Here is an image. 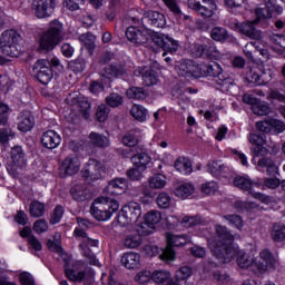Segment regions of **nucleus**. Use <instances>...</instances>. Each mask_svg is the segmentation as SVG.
<instances>
[{"label":"nucleus","instance_id":"f257e3e1","mask_svg":"<svg viewBox=\"0 0 285 285\" xmlns=\"http://www.w3.org/2000/svg\"><path fill=\"white\" fill-rule=\"evenodd\" d=\"M235 236L228 233V229L224 226L216 225V236L208 238V246L218 264H226L233 261L236 256L237 266L243 271H249L253 273V266H255V255L245 253L233 243Z\"/></svg>","mask_w":285,"mask_h":285},{"label":"nucleus","instance_id":"f03ea898","mask_svg":"<svg viewBox=\"0 0 285 285\" xmlns=\"http://www.w3.org/2000/svg\"><path fill=\"white\" fill-rule=\"evenodd\" d=\"M47 247L52 253H57L58 257L65 264V273L70 282H85V285H90L95 279V273L88 267L83 261H72L70 255L63 252L61 247V234H56L53 240L47 242Z\"/></svg>","mask_w":285,"mask_h":285},{"label":"nucleus","instance_id":"7ed1b4c3","mask_svg":"<svg viewBox=\"0 0 285 285\" xmlns=\"http://www.w3.org/2000/svg\"><path fill=\"white\" fill-rule=\"evenodd\" d=\"M282 12H284V9L282 6L277 4V0H264V3L255 10V20L244 23L234 22L232 23V30L244 35L245 37H249V39L259 41V39H262V31L256 30L255 26L262 21H268V19L282 14Z\"/></svg>","mask_w":285,"mask_h":285},{"label":"nucleus","instance_id":"20e7f679","mask_svg":"<svg viewBox=\"0 0 285 285\" xmlns=\"http://www.w3.org/2000/svg\"><path fill=\"white\" fill-rule=\"evenodd\" d=\"M126 37L128 41L137 43L138 46H141V43H148L151 39L156 46L163 48V57H166V52H170L173 55L179 50V42H177V40L168 37L167 35L155 32L146 27H129L126 30Z\"/></svg>","mask_w":285,"mask_h":285},{"label":"nucleus","instance_id":"39448f33","mask_svg":"<svg viewBox=\"0 0 285 285\" xmlns=\"http://www.w3.org/2000/svg\"><path fill=\"white\" fill-rule=\"evenodd\" d=\"M175 70L179 77L199 79L200 77H219L222 66L216 62L213 65H195L193 60H181L176 62Z\"/></svg>","mask_w":285,"mask_h":285},{"label":"nucleus","instance_id":"423d86ee","mask_svg":"<svg viewBox=\"0 0 285 285\" xmlns=\"http://www.w3.org/2000/svg\"><path fill=\"white\" fill-rule=\"evenodd\" d=\"M78 228L73 230L75 237H78L80 240V253L86 257L87 262L91 266H99V261L95 257V253L90 248H97L99 246V240L92 239L88 237L86 230L83 228H88V222L83 220V218H77ZM83 226V228H81Z\"/></svg>","mask_w":285,"mask_h":285},{"label":"nucleus","instance_id":"0eeeda50","mask_svg":"<svg viewBox=\"0 0 285 285\" xmlns=\"http://www.w3.org/2000/svg\"><path fill=\"white\" fill-rule=\"evenodd\" d=\"M119 210V200L110 197H98L90 207V214L97 222H110Z\"/></svg>","mask_w":285,"mask_h":285},{"label":"nucleus","instance_id":"6e6552de","mask_svg":"<svg viewBox=\"0 0 285 285\" xmlns=\"http://www.w3.org/2000/svg\"><path fill=\"white\" fill-rule=\"evenodd\" d=\"M63 41V23L53 20L49 23V30L41 33L39 46L41 50H55Z\"/></svg>","mask_w":285,"mask_h":285},{"label":"nucleus","instance_id":"1a4fd4ad","mask_svg":"<svg viewBox=\"0 0 285 285\" xmlns=\"http://www.w3.org/2000/svg\"><path fill=\"white\" fill-rule=\"evenodd\" d=\"M277 266H279V258L271 250L263 249L259 252L258 256L255 257L253 274L257 275V277H262V275H266L267 273H275Z\"/></svg>","mask_w":285,"mask_h":285},{"label":"nucleus","instance_id":"9d476101","mask_svg":"<svg viewBox=\"0 0 285 285\" xmlns=\"http://www.w3.org/2000/svg\"><path fill=\"white\" fill-rule=\"evenodd\" d=\"M187 6L190 10L198 12L203 19L209 21L212 26L219 22V16H217V3H215V0H203V3L199 2V0H188Z\"/></svg>","mask_w":285,"mask_h":285},{"label":"nucleus","instance_id":"9b49d317","mask_svg":"<svg viewBox=\"0 0 285 285\" xmlns=\"http://www.w3.org/2000/svg\"><path fill=\"white\" fill-rule=\"evenodd\" d=\"M21 36L14 30H7L0 37V48L7 57H19L21 53Z\"/></svg>","mask_w":285,"mask_h":285},{"label":"nucleus","instance_id":"f8f14e48","mask_svg":"<svg viewBox=\"0 0 285 285\" xmlns=\"http://www.w3.org/2000/svg\"><path fill=\"white\" fill-rule=\"evenodd\" d=\"M234 185L237 186V188H240V190H249L254 199H258V202H262V204L273 206L275 203V198L254 191L253 188H255V186L259 187V184L254 183L248 176H236L234 178Z\"/></svg>","mask_w":285,"mask_h":285},{"label":"nucleus","instance_id":"ddd939ff","mask_svg":"<svg viewBox=\"0 0 285 285\" xmlns=\"http://www.w3.org/2000/svg\"><path fill=\"white\" fill-rule=\"evenodd\" d=\"M141 217V204L137 202H129L126 204L118 216V224L121 228L126 226H134L136 222H139Z\"/></svg>","mask_w":285,"mask_h":285},{"label":"nucleus","instance_id":"4468645a","mask_svg":"<svg viewBox=\"0 0 285 285\" xmlns=\"http://www.w3.org/2000/svg\"><path fill=\"white\" fill-rule=\"evenodd\" d=\"M28 163L26 161V154L21 146L11 148V160L7 164V170L11 177H19L26 170Z\"/></svg>","mask_w":285,"mask_h":285},{"label":"nucleus","instance_id":"2eb2a0df","mask_svg":"<svg viewBox=\"0 0 285 285\" xmlns=\"http://www.w3.org/2000/svg\"><path fill=\"white\" fill-rule=\"evenodd\" d=\"M167 246L165 249H161V254L159 255V258L163 262H174L175 261V250L173 249V246L179 247V246H186V244H190V237L186 235H173L167 234Z\"/></svg>","mask_w":285,"mask_h":285},{"label":"nucleus","instance_id":"dca6fc26","mask_svg":"<svg viewBox=\"0 0 285 285\" xmlns=\"http://www.w3.org/2000/svg\"><path fill=\"white\" fill-rule=\"evenodd\" d=\"M189 51L194 57H210V59H222V52L217 50V47L213 46V42L206 40L205 42H196L189 47Z\"/></svg>","mask_w":285,"mask_h":285},{"label":"nucleus","instance_id":"f3484780","mask_svg":"<svg viewBox=\"0 0 285 285\" xmlns=\"http://www.w3.org/2000/svg\"><path fill=\"white\" fill-rule=\"evenodd\" d=\"M57 0H32L31 10L38 19H48L52 17Z\"/></svg>","mask_w":285,"mask_h":285},{"label":"nucleus","instance_id":"a211bd4d","mask_svg":"<svg viewBox=\"0 0 285 285\" xmlns=\"http://www.w3.org/2000/svg\"><path fill=\"white\" fill-rule=\"evenodd\" d=\"M104 165L97 159H89L81 170L86 181H97L104 177Z\"/></svg>","mask_w":285,"mask_h":285},{"label":"nucleus","instance_id":"6ab92c4d","mask_svg":"<svg viewBox=\"0 0 285 285\" xmlns=\"http://www.w3.org/2000/svg\"><path fill=\"white\" fill-rule=\"evenodd\" d=\"M33 75L40 83H43L45 86L50 83L53 77L52 68H50V61L46 59L38 60L33 66Z\"/></svg>","mask_w":285,"mask_h":285},{"label":"nucleus","instance_id":"aec40b11","mask_svg":"<svg viewBox=\"0 0 285 285\" xmlns=\"http://www.w3.org/2000/svg\"><path fill=\"white\" fill-rule=\"evenodd\" d=\"M67 101L71 104L75 110H78V112H80V115L85 119H90L91 104L86 96L72 94V95H69V97L67 98Z\"/></svg>","mask_w":285,"mask_h":285},{"label":"nucleus","instance_id":"412c9836","mask_svg":"<svg viewBox=\"0 0 285 285\" xmlns=\"http://www.w3.org/2000/svg\"><path fill=\"white\" fill-rule=\"evenodd\" d=\"M248 83H255V86H264L273 79V71H264L262 67H253L245 77Z\"/></svg>","mask_w":285,"mask_h":285},{"label":"nucleus","instance_id":"4be33fe9","mask_svg":"<svg viewBox=\"0 0 285 285\" xmlns=\"http://www.w3.org/2000/svg\"><path fill=\"white\" fill-rule=\"evenodd\" d=\"M81 170V160L78 156H68L59 167L60 177H72Z\"/></svg>","mask_w":285,"mask_h":285},{"label":"nucleus","instance_id":"5701e85b","mask_svg":"<svg viewBox=\"0 0 285 285\" xmlns=\"http://www.w3.org/2000/svg\"><path fill=\"white\" fill-rule=\"evenodd\" d=\"M248 140L254 146V155H256V157L268 155V145L265 135L259 136L257 134H252L249 135Z\"/></svg>","mask_w":285,"mask_h":285},{"label":"nucleus","instance_id":"b1692460","mask_svg":"<svg viewBox=\"0 0 285 285\" xmlns=\"http://www.w3.org/2000/svg\"><path fill=\"white\" fill-rule=\"evenodd\" d=\"M127 228L128 232L125 233L122 245L128 249L139 248L144 244V238L135 230V227L127 226Z\"/></svg>","mask_w":285,"mask_h":285},{"label":"nucleus","instance_id":"393cba45","mask_svg":"<svg viewBox=\"0 0 285 285\" xmlns=\"http://www.w3.org/2000/svg\"><path fill=\"white\" fill-rule=\"evenodd\" d=\"M41 144L48 150H55L61 145V135L55 130H47L41 136Z\"/></svg>","mask_w":285,"mask_h":285},{"label":"nucleus","instance_id":"a878e982","mask_svg":"<svg viewBox=\"0 0 285 285\" xmlns=\"http://www.w3.org/2000/svg\"><path fill=\"white\" fill-rule=\"evenodd\" d=\"M128 190V179L116 178L109 181L105 193L106 195H124Z\"/></svg>","mask_w":285,"mask_h":285},{"label":"nucleus","instance_id":"bb28decb","mask_svg":"<svg viewBox=\"0 0 285 285\" xmlns=\"http://www.w3.org/2000/svg\"><path fill=\"white\" fill-rule=\"evenodd\" d=\"M122 266L129 271H135L141 266V255L137 252H126L120 259Z\"/></svg>","mask_w":285,"mask_h":285},{"label":"nucleus","instance_id":"cd10ccee","mask_svg":"<svg viewBox=\"0 0 285 285\" xmlns=\"http://www.w3.org/2000/svg\"><path fill=\"white\" fill-rule=\"evenodd\" d=\"M134 75L136 77H142V83L145 86H157V81H159L157 72H155V70L149 69L148 67L137 68Z\"/></svg>","mask_w":285,"mask_h":285},{"label":"nucleus","instance_id":"c85d7f7f","mask_svg":"<svg viewBox=\"0 0 285 285\" xmlns=\"http://www.w3.org/2000/svg\"><path fill=\"white\" fill-rule=\"evenodd\" d=\"M167 224L169 226H184L185 228H190L193 226H197V224H202V218L197 216H183L181 219L170 216L167 218Z\"/></svg>","mask_w":285,"mask_h":285},{"label":"nucleus","instance_id":"c756f323","mask_svg":"<svg viewBox=\"0 0 285 285\" xmlns=\"http://www.w3.org/2000/svg\"><path fill=\"white\" fill-rule=\"evenodd\" d=\"M35 128V117L30 111H23L18 116V130L20 132H30Z\"/></svg>","mask_w":285,"mask_h":285},{"label":"nucleus","instance_id":"7c9ffc66","mask_svg":"<svg viewBox=\"0 0 285 285\" xmlns=\"http://www.w3.org/2000/svg\"><path fill=\"white\" fill-rule=\"evenodd\" d=\"M144 17L148 19L154 28H166V16H164V13L159 11H146Z\"/></svg>","mask_w":285,"mask_h":285},{"label":"nucleus","instance_id":"2f4dec72","mask_svg":"<svg viewBox=\"0 0 285 285\" xmlns=\"http://www.w3.org/2000/svg\"><path fill=\"white\" fill-rule=\"evenodd\" d=\"M174 168L180 175H191L193 174V161L188 157L180 156L174 163Z\"/></svg>","mask_w":285,"mask_h":285},{"label":"nucleus","instance_id":"473e14b6","mask_svg":"<svg viewBox=\"0 0 285 285\" xmlns=\"http://www.w3.org/2000/svg\"><path fill=\"white\" fill-rule=\"evenodd\" d=\"M151 279L157 285H169L170 282H178L173 278V274L165 269H156L153 272Z\"/></svg>","mask_w":285,"mask_h":285},{"label":"nucleus","instance_id":"72a5a7b5","mask_svg":"<svg viewBox=\"0 0 285 285\" xmlns=\"http://www.w3.org/2000/svg\"><path fill=\"white\" fill-rule=\"evenodd\" d=\"M195 194V186L190 183H180L176 185L174 195L179 199H188L190 195Z\"/></svg>","mask_w":285,"mask_h":285},{"label":"nucleus","instance_id":"f704fd0d","mask_svg":"<svg viewBox=\"0 0 285 285\" xmlns=\"http://www.w3.org/2000/svg\"><path fill=\"white\" fill-rule=\"evenodd\" d=\"M207 173L213 177H222L228 170V167L220 160H209L206 166Z\"/></svg>","mask_w":285,"mask_h":285},{"label":"nucleus","instance_id":"c9c22d12","mask_svg":"<svg viewBox=\"0 0 285 285\" xmlns=\"http://www.w3.org/2000/svg\"><path fill=\"white\" fill-rule=\"evenodd\" d=\"M131 163L136 168H140V170H147L153 163V158L146 153H140L131 157Z\"/></svg>","mask_w":285,"mask_h":285},{"label":"nucleus","instance_id":"e433bc0d","mask_svg":"<svg viewBox=\"0 0 285 285\" xmlns=\"http://www.w3.org/2000/svg\"><path fill=\"white\" fill-rule=\"evenodd\" d=\"M89 141L96 148H108L110 146V138L108 136L95 131L89 134Z\"/></svg>","mask_w":285,"mask_h":285},{"label":"nucleus","instance_id":"4c0bfd02","mask_svg":"<svg viewBox=\"0 0 285 285\" xmlns=\"http://www.w3.org/2000/svg\"><path fill=\"white\" fill-rule=\"evenodd\" d=\"M130 115L136 121H139L140 124L148 121V109L141 105H134L130 108Z\"/></svg>","mask_w":285,"mask_h":285},{"label":"nucleus","instance_id":"58836bf2","mask_svg":"<svg viewBox=\"0 0 285 285\" xmlns=\"http://www.w3.org/2000/svg\"><path fill=\"white\" fill-rule=\"evenodd\" d=\"M134 230L140 235V237H148V235H153L155 233V227H151L150 223L142 219V222H136L134 225Z\"/></svg>","mask_w":285,"mask_h":285},{"label":"nucleus","instance_id":"ea45409f","mask_svg":"<svg viewBox=\"0 0 285 285\" xmlns=\"http://www.w3.org/2000/svg\"><path fill=\"white\" fill-rule=\"evenodd\" d=\"M258 170L266 168L268 175H277L279 167L271 158H261L257 164Z\"/></svg>","mask_w":285,"mask_h":285},{"label":"nucleus","instance_id":"a19ab883","mask_svg":"<svg viewBox=\"0 0 285 285\" xmlns=\"http://www.w3.org/2000/svg\"><path fill=\"white\" fill-rule=\"evenodd\" d=\"M125 75H126V70L124 69V67L110 66L105 70L102 81H106V79L107 81H110V79L115 77H122L124 79H126Z\"/></svg>","mask_w":285,"mask_h":285},{"label":"nucleus","instance_id":"79ce46f5","mask_svg":"<svg viewBox=\"0 0 285 285\" xmlns=\"http://www.w3.org/2000/svg\"><path fill=\"white\" fill-rule=\"evenodd\" d=\"M96 40L97 38L92 33H85V35H81L79 38L82 49L88 50L90 55H92V51L95 50Z\"/></svg>","mask_w":285,"mask_h":285},{"label":"nucleus","instance_id":"37998d69","mask_svg":"<svg viewBox=\"0 0 285 285\" xmlns=\"http://www.w3.org/2000/svg\"><path fill=\"white\" fill-rule=\"evenodd\" d=\"M144 220L149 223L155 230L164 222V218L161 217V212L151 210L144 216Z\"/></svg>","mask_w":285,"mask_h":285},{"label":"nucleus","instance_id":"c03bdc74","mask_svg":"<svg viewBox=\"0 0 285 285\" xmlns=\"http://www.w3.org/2000/svg\"><path fill=\"white\" fill-rule=\"evenodd\" d=\"M272 239L274 242H284L285 240V226L282 223H275L272 227Z\"/></svg>","mask_w":285,"mask_h":285},{"label":"nucleus","instance_id":"a18cd8bd","mask_svg":"<svg viewBox=\"0 0 285 285\" xmlns=\"http://www.w3.org/2000/svg\"><path fill=\"white\" fill-rule=\"evenodd\" d=\"M166 176L161 174H156L149 178V187L155 190H161V188H166Z\"/></svg>","mask_w":285,"mask_h":285},{"label":"nucleus","instance_id":"49530a36","mask_svg":"<svg viewBox=\"0 0 285 285\" xmlns=\"http://www.w3.org/2000/svg\"><path fill=\"white\" fill-rule=\"evenodd\" d=\"M191 276H193V268L188 266H184L176 271L174 282H178L179 284H181L184 279H189V277Z\"/></svg>","mask_w":285,"mask_h":285},{"label":"nucleus","instance_id":"de8ad7c7","mask_svg":"<svg viewBox=\"0 0 285 285\" xmlns=\"http://www.w3.org/2000/svg\"><path fill=\"white\" fill-rule=\"evenodd\" d=\"M210 36L214 41H228V39H230V36H228V31L222 27H216L212 29Z\"/></svg>","mask_w":285,"mask_h":285},{"label":"nucleus","instance_id":"09e8293b","mask_svg":"<svg viewBox=\"0 0 285 285\" xmlns=\"http://www.w3.org/2000/svg\"><path fill=\"white\" fill-rule=\"evenodd\" d=\"M29 213L31 217H43V213H46V206L43 205V203L33 200L30 204Z\"/></svg>","mask_w":285,"mask_h":285},{"label":"nucleus","instance_id":"8fccbe9b","mask_svg":"<svg viewBox=\"0 0 285 285\" xmlns=\"http://www.w3.org/2000/svg\"><path fill=\"white\" fill-rule=\"evenodd\" d=\"M253 48L255 50H258L259 55H262V57H264L265 59H268V50L266 49H259V47L255 46L254 42H249L245 46L244 48V52L247 57V59H253Z\"/></svg>","mask_w":285,"mask_h":285},{"label":"nucleus","instance_id":"3c124183","mask_svg":"<svg viewBox=\"0 0 285 285\" xmlns=\"http://www.w3.org/2000/svg\"><path fill=\"white\" fill-rule=\"evenodd\" d=\"M272 41L274 43L273 50H275L276 52H279L281 55H284V52H285V36H279V35L273 36Z\"/></svg>","mask_w":285,"mask_h":285},{"label":"nucleus","instance_id":"603ef678","mask_svg":"<svg viewBox=\"0 0 285 285\" xmlns=\"http://www.w3.org/2000/svg\"><path fill=\"white\" fill-rule=\"evenodd\" d=\"M268 99H273L274 101L281 102L279 111L283 115V117L285 118V96L279 94V91H277V90H272L269 92Z\"/></svg>","mask_w":285,"mask_h":285},{"label":"nucleus","instance_id":"864d4df0","mask_svg":"<svg viewBox=\"0 0 285 285\" xmlns=\"http://www.w3.org/2000/svg\"><path fill=\"white\" fill-rule=\"evenodd\" d=\"M150 279H153V272L148 271V269H142L140 272H138L135 276V282H137V284H148V282H150Z\"/></svg>","mask_w":285,"mask_h":285},{"label":"nucleus","instance_id":"5fc2aeb1","mask_svg":"<svg viewBox=\"0 0 285 285\" xmlns=\"http://www.w3.org/2000/svg\"><path fill=\"white\" fill-rule=\"evenodd\" d=\"M128 99H146V91L141 87H131L127 90Z\"/></svg>","mask_w":285,"mask_h":285},{"label":"nucleus","instance_id":"6e6d98bb","mask_svg":"<svg viewBox=\"0 0 285 285\" xmlns=\"http://www.w3.org/2000/svg\"><path fill=\"white\" fill-rule=\"evenodd\" d=\"M70 193L76 202H83L86 199V188L82 185L73 186Z\"/></svg>","mask_w":285,"mask_h":285},{"label":"nucleus","instance_id":"4d7b16f0","mask_svg":"<svg viewBox=\"0 0 285 285\" xmlns=\"http://www.w3.org/2000/svg\"><path fill=\"white\" fill-rule=\"evenodd\" d=\"M144 173H146V169L134 166V168L127 170V177H129L131 181H139V179H144Z\"/></svg>","mask_w":285,"mask_h":285},{"label":"nucleus","instance_id":"13d9d810","mask_svg":"<svg viewBox=\"0 0 285 285\" xmlns=\"http://www.w3.org/2000/svg\"><path fill=\"white\" fill-rule=\"evenodd\" d=\"M108 115H110V109L106 105H100L96 111V119L100 124H104L108 119Z\"/></svg>","mask_w":285,"mask_h":285},{"label":"nucleus","instance_id":"bf43d9fd","mask_svg":"<svg viewBox=\"0 0 285 285\" xmlns=\"http://www.w3.org/2000/svg\"><path fill=\"white\" fill-rule=\"evenodd\" d=\"M219 190V185L216 181H207L202 185L204 195H215Z\"/></svg>","mask_w":285,"mask_h":285},{"label":"nucleus","instance_id":"052dcab7","mask_svg":"<svg viewBox=\"0 0 285 285\" xmlns=\"http://www.w3.org/2000/svg\"><path fill=\"white\" fill-rule=\"evenodd\" d=\"M252 110H253L254 115L264 116V115H268V112H271V107H268V105L265 102L257 101V104L252 107Z\"/></svg>","mask_w":285,"mask_h":285},{"label":"nucleus","instance_id":"680f3d73","mask_svg":"<svg viewBox=\"0 0 285 285\" xmlns=\"http://www.w3.org/2000/svg\"><path fill=\"white\" fill-rule=\"evenodd\" d=\"M224 219H226L230 226L238 228V230H242V227L244 226V220H242V217L237 215H225Z\"/></svg>","mask_w":285,"mask_h":285},{"label":"nucleus","instance_id":"e2e57ef3","mask_svg":"<svg viewBox=\"0 0 285 285\" xmlns=\"http://www.w3.org/2000/svg\"><path fill=\"white\" fill-rule=\"evenodd\" d=\"M163 2L175 17H181V8H179L177 0H163Z\"/></svg>","mask_w":285,"mask_h":285},{"label":"nucleus","instance_id":"0e129e2a","mask_svg":"<svg viewBox=\"0 0 285 285\" xmlns=\"http://www.w3.org/2000/svg\"><path fill=\"white\" fill-rule=\"evenodd\" d=\"M122 144L124 146H129V148L137 146V144H139V139L135 135V131H130L127 135H125L122 137Z\"/></svg>","mask_w":285,"mask_h":285},{"label":"nucleus","instance_id":"69168bd1","mask_svg":"<svg viewBox=\"0 0 285 285\" xmlns=\"http://www.w3.org/2000/svg\"><path fill=\"white\" fill-rule=\"evenodd\" d=\"M106 102L111 108H117L124 104V98L119 94H111L109 97L106 98Z\"/></svg>","mask_w":285,"mask_h":285},{"label":"nucleus","instance_id":"338daca9","mask_svg":"<svg viewBox=\"0 0 285 285\" xmlns=\"http://www.w3.org/2000/svg\"><path fill=\"white\" fill-rule=\"evenodd\" d=\"M170 202H171L170 195H168L165 191L160 193L157 197V204L159 208H169Z\"/></svg>","mask_w":285,"mask_h":285},{"label":"nucleus","instance_id":"774afa93","mask_svg":"<svg viewBox=\"0 0 285 285\" xmlns=\"http://www.w3.org/2000/svg\"><path fill=\"white\" fill-rule=\"evenodd\" d=\"M19 282L21 285H35V277L31 273L22 272L19 275Z\"/></svg>","mask_w":285,"mask_h":285}]
</instances>
